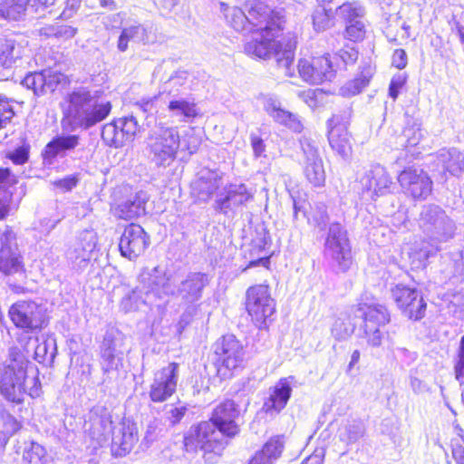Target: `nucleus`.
<instances>
[{"label": "nucleus", "instance_id": "nucleus-6", "mask_svg": "<svg viewBox=\"0 0 464 464\" xmlns=\"http://www.w3.org/2000/svg\"><path fill=\"white\" fill-rule=\"evenodd\" d=\"M161 294H174L166 271L160 266L146 267L139 276L138 285L124 293L120 309L124 313L138 311L161 298Z\"/></svg>", "mask_w": 464, "mask_h": 464}, {"label": "nucleus", "instance_id": "nucleus-13", "mask_svg": "<svg viewBox=\"0 0 464 464\" xmlns=\"http://www.w3.org/2000/svg\"><path fill=\"white\" fill-rule=\"evenodd\" d=\"M356 180L361 184L363 193L372 199L390 193L392 184L386 169L379 164L358 169Z\"/></svg>", "mask_w": 464, "mask_h": 464}, {"label": "nucleus", "instance_id": "nucleus-25", "mask_svg": "<svg viewBox=\"0 0 464 464\" xmlns=\"http://www.w3.org/2000/svg\"><path fill=\"white\" fill-rule=\"evenodd\" d=\"M239 415L237 406L232 400L220 402L213 411L209 421L215 424L227 437H234L239 431L236 419Z\"/></svg>", "mask_w": 464, "mask_h": 464}, {"label": "nucleus", "instance_id": "nucleus-46", "mask_svg": "<svg viewBox=\"0 0 464 464\" xmlns=\"http://www.w3.org/2000/svg\"><path fill=\"white\" fill-rule=\"evenodd\" d=\"M452 276L464 282V246L450 253Z\"/></svg>", "mask_w": 464, "mask_h": 464}, {"label": "nucleus", "instance_id": "nucleus-17", "mask_svg": "<svg viewBox=\"0 0 464 464\" xmlns=\"http://www.w3.org/2000/svg\"><path fill=\"white\" fill-rule=\"evenodd\" d=\"M69 82V78L65 74L53 70L30 72L22 81L25 88L32 90L38 96L53 92L67 86Z\"/></svg>", "mask_w": 464, "mask_h": 464}, {"label": "nucleus", "instance_id": "nucleus-29", "mask_svg": "<svg viewBox=\"0 0 464 464\" xmlns=\"http://www.w3.org/2000/svg\"><path fill=\"white\" fill-rule=\"evenodd\" d=\"M269 397L265 401L262 410L270 416L278 414L287 404L292 388L287 379H281L270 389Z\"/></svg>", "mask_w": 464, "mask_h": 464}, {"label": "nucleus", "instance_id": "nucleus-20", "mask_svg": "<svg viewBox=\"0 0 464 464\" xmlns=\"http://www.w3.org/2000/svg\"><path fill=\"white\" fill-rule=\"evenodd\" d=\"M139 129L137 119L130 115L104 125L102 137L111 146L121 147L125 141L132 140Z\"/></svg>", "mask_w": 464, "mask_h": 464}, {"label": "nucleus", "instance_id": "nucleus-11", "mask_svg": "<svg viewBox=\"0 0 464 464\" xmlns=\"http://www.w3.org/2000/svg\"><path fill=\"white\" fill-rule=\"evenodd\" d=\"M8 315L12 323L26 333L42 330L47 324L46 309L32 300H19L13 304Z\"/></svg>", "mask_w": 464, "mask_h": 464}, {"label": "nucleus", "instance_id": "nucleus-5", "mask_svg": "<svg viewBox=\"0 0 464 464\" xmlns=\"http://www.w3.org/2000/svg\"><path fill=\"white\" fill-rule=\"evenodd\" d=\"M277 11H280L282 19H275V23L272 24V26L276 27V24L280 22V27L276 28V30H269V32H266V23H264L261 26H255L254 28L257 34L254 39L245 44V52L250 56L260 59H267L274 55L278 67L284 70L285 75L292 76L295 71L293 63L296 40L295 37L290 38L284 46L281 42L275 40V38L278 36L279 32L284 30L286 21L285 10L278 9Z\"/></svg>", "mask_w": 464, "mask_h": 464}, {"label": "nucleus", "instance_id": "nucleus-49", "mask_svg": "<svg viewBox=\"0 0 464 464\" xmlns=\"http://www.w3.org/2000/svg\"><path fill=\"white\" fill-rule=\"evenodd\" d=\"M187 408L185 406L166 405L164 411L165 421L170 426L178 424L185 416Z\"/></svg>", "mask_w": 464, "mask_h": 464}, {"label": "nucleus", "instance_id": "nucleus-36", "mask_svg": "<svg viewBox=\"0 0 464 464\" xmlns=\"http://www.w3.org/2000/svg\"><path fill=\"white\" fill-rule=\"evenodd\" d=\"M221 185L218 173L202 171L192 184V193L200 201L208 200Z\"/></svg>", "mask_w": 464, "mask_h": 464}, {"label": "nucleus", "instance_id": "nucleus-52", "mask_svg": "<svg viewBox=\"0 0 464 464\" xmlns=\"http://www.w3.org/2000/svg\"><path fill=\"white\" fill-rule=\"evenodd\" d=\"M14 115V111L9 101L0 97V129L9 123Z\"/></svg>", "mask_w": 464, "mask_h": 464}, {"label": "nucleus", "instance_id": "nucleus-19", "mask_svg": "<svg viewBox=\"0 0 464 464\" xmlns=\"http://www.w3.org/2000/svg\"><path fill=\"white\" fill-rule=\"evenodd\" d=\"M401 188L415 199H425L432 190V181L421 169L409 167L398 176Z\"/></svg>", "mask_w": 464, "mask_h": 464}, {"label": "nucleus", "instance_id": "nucleus-10", "mask_svg": "<svg viewBox=\"0 0 464 464\" xmlns=\"http://www.w3.org/2000/svg\"><path fill=\"white\" fill-rule=\"evenodd\" d=\"M354 327L359 326L363 330L368 343L373 347L381 345V326L390 321V314L385 306L380 304H359L353 311Z\"/></svg>", "mask_w": 464, "mask_h": 464}, {"label": "nucleus", "instance_id": "nucleus-55", "mask_svg": "<svg viewBox=\"0 0 464 464\" xmlns=\"http://www.w3.org/2000/svg\"><path fill=\"white\" fill-rule=\"evenodd\" d=\"M406 82V77L401 74L395 75L392 78L390 85H389V95L393 100H396L400 90Z\"/></svg>", "mask_w": 464, "mask_h": 464}, {"label": "nucleus", "instance_id": "nucleus-59", "mask_svg": "<svg viewBox=\"0 0 464 464\" xmlns=\"http://www.w3.org/2000/svg\"><path fill=\"white\" fill-rule=\"evenodd\" d=\"M56 0H26L29 9L40 13L55 4Z\"/></svg>", "mask_w": 464, "mask_h": 464}, {"label": "nucleus", "instance_id": "nucleus-42", "mask_svg": "<svg viewBox=\"0 0 464 464\" xmlns=\"http://www.w3.org/2000/svg\"><path fill=\"white\" fill-rule=\"evenodd\" d=\"M29 9L26 0H5L0 4V19L17 21Z\"/></svg>", "mask_w": 464, "mask_h": 464}, {"label": "nucleus", "instance_id": "nucleus-8", "mask_svg": "<svg viewBox=\"0 0 464 464\" xmlns=\"http://www.w3.org/2000/svg\"><path fill=\"white\" fill-rule=\"evenodd\" d=\"M226 437L211 421H202L190 427L184 437V445L187 451L201 450L206 461L214 463L227 443Z\"/></svg>", "mask_w": 464, "mask_h": 464}, {"label": "nucleus", "instance_id": "nucleus-45", "mask_svg": "<svg viewBox=\"0 0 464 464\" xmlns=\"http://www.w3.org/2000/svg\"><path fill=\"white\" fill-rule=\"evenodd\" d=\"M45 455L46 452L43 446L32 442L23 453V462L24 464H44Z\"/></svg>", "mask_w": 464, "mask_h": 464}, {"label": "nucleus", "instance_id": "nucleus-18", "mask_svg": "<svg viewBox=\"0 0 464 464\" xmlns=\"http://www.w3.org/2000/svg\"><path fill=\"white\" fill-rule=\"evenodd\" d=\"M297 68L300 77L310 84L332 81L335 75L328 55L300 59Z\"/></svg>", "mask_w": 464, "mask_h": 464}, {"label": "nucleus", "instance_id": "nucleus-14", "mask_svg": "<svg viewBox=\"0 0 464 464\" xmlns=\"http://www.w3.org/2000/svg\"><path fill=\"white\" fill-rule=\"evenodd\" d=\"M179 375V364L169 362L154 372L150 386L149 396L153 402H163L170 398L177 390Z\"/></svg>", "mask_w": 464, "mask_h": 464}, {"label": "nucleus", "instance_id": "nucleus-35", "mask_svg": "<svg viewBox=\"0 0 464 464\" xmlns=\"http://www.w3.org/2000/svg\"><path fill=\"white\" fill-rule=\"evenodd\" d=\"M253 198L252 192L248 191L244 184H231L226 190L224 197L219 196L217 199L218 208L226 213L227 209L241 206Z\"/></svg>", "mask_w": 464, "mask_h": 464}, {"label": "nucleus", "instance_id": "nucleus-2", "mask_svg": "<svg viewBox=\"0 0 464 464\" xmlns=\"http://www.w3.org/2000/svg\"><path fill=\"white\" fill-rule=\"evenodd\" d=\"M111 111V102L102 98L99 92L79 87L64 99L61 125L69 131L86 130L104 121Z\"/></svg>", "mask_w": 464, "mask_h": 464}, {"label": "nucleus", "instance_id": "nucleus-53", "mask_svg": "<svg viewBox=\"0 0 464 464\" xmlns=\"http://www.w3.org/2000/svg\"><path fill=\"white\" fill-rule=\"evenodd\" d=\"M162 430L161 421L159 419H153L147 425L144 439L148 442H152Z\"/></svg>", "mask_w": 464, "mask_h": 464}, {"label": "nucleus", "instance_id": "nucleus-7", "mask_svg": "<svg viewBox=\"0 0 464 464\" xmlns=\"http://www.w3.org/2000/svg\"><path fill=\"white\" fill-rule=\"evenodd\" d=\"M237 1L244 6L245 11L237 6H230L223 2L220 3V11L227 23L236 31L250 30L252 27L261 26L264 23H266V32L280 27V22L276 24V27L272 26L275 19H282L280 11L272 10L268 5L260 0Z\"/></svg>", "mask_w": 464, "mask_h": 464}, {"label": "nucleus", "instance_id": "nucleus-43", "mask_svg": "<svg viewBox=\"0 0 464 464\" xmlns=\"http://www.w3.org/2000/svg\"><path fill=\"white\" fill-rule=\"evenodd\" d=\"M285 440L282 436L272 437L259 451L269 462L274 464L284 450Z\"/></svg>", "mask_w": 464, "mask_h": 464}, {"label": "nucleus", "instance_id": "nucleus-33", "mask_svg": "<svg viewBox=\"0 0 464 464\" xmlns=\"http://www.w3.org/2000/svg\"><path fill=\"white\" fill-rule=\"evenodd\" d=\"M168 111L173 118L181 122H188L198 115L195 99L190 96L181 97L174 94L173 97H169Z\"/></svg>", "mask_w": 464, "mask_h": 464}, {"label": "nucleus", "instance_id": "nucleus-15", "mask_svg": "<svg viewBox=\"0 0 464 464\" xmlns=\"http://www.w3.org/2000/svg\"><path fill=\"white\" fill-rule=\"evenodd\" d=\"M0 272L6 276L23 275L24 272L16 235L9 227L0 234Z\"/></svg>", "mask_w": 464, "mask_h": 464}, {"label": "nucleus", "instance_id": "nucleus-41", "mask_svg": "<svg viewBox=\"0 0 464 464\" xmlns=\"http://www.w3.org/2000/svg\"><path fill=\"white\" fill-rule=\"evenodd\" d=\"M34 340L37 343L34 349V360L40 363L52 364L57 352L55 340L47 338L40 341L38 337Z\"/></svg>", "mask_w": 464, "mask_h": 464}, {"label": "nucleus", "instance_id": "nucleus-61", "mask_svg": "<svg viewBox=\"0 0 464 464\" xmlns=\"http://www.w3.org/2000/svg\"><path fill=\"white\" fill-rule=\"evenodd\" d=\"M408 58L406 52L403 49H396L392 54V65L401 70L406 67Z\"/></svg>", "mask_w": 464, "mask_h": 464}, {"label": "nucleus", "instance_id": "nucleus-57", "mask_svg": "<svg viewBox=\"0 0 464 464\" xmlns=\"http://www.w3.org/2000/svg\"><path fill=\"white\" fill-rule=\"evenodd\" d=\"M77 33V29L67 24H56L55 38L59 40H69Z\"/></svg>", "mask_w": 464, "mask_h": 464}, {"label": "nucleus", "instance_id": "nucleus-40", "mask_svg": "<svg viewBox=\"0 0 464 464\" xmlns=\"http://www.w3.org/2000/svg\"><path fill=\"white\" fill-rule=\"evenodd\" d=\"M23 53V45L15 39H0V66L11 67L17 60L21 59Z\"/></svg>", "mask_w": 464, "mask_h": 464}, {"label": "nucleus", "instance_id": "nucleus-64", "mask_svg": "<svg viewBox=\"0 0 464 464\" xmlns=\"http://www.w3.org/2000/svg\"><path fill=\"white\" fill-rule=\"evenodd\" d=\"M157 100V96L151 98H142L139 101L136 105L144 112L152 113L155 111V102Z\"/></svg>", "mask_w": 464, "mask_h": 464}, {"label": "nucleus", "instance_id": "nucleus-47", "mask_svg": "<svg viewBox=\"0 0 464 464\" xmlns=\"http://www.w3.org/2000/svg\"><path fill=\"white\" fill-rule=\"evenodd\" d=\"M372 76V69L370 65H364L361 71L360 76L350 84V94L360 93L368 84Z\"/></svg>", "mask_w": 464, "mask_h": 464}, {"label": "nucleus", "instance_id": "nucleus-12", "mask_svg": "<svg viewBox=\"0 0 464 464\" xmlns=\"http://www.w3.org/2000/svg\"><path fill=\"white\" fill-rule=\"evenodd\" d=\"M246 308L253 322L259 327L266 324L276 311V302L266 285L250 286L246 293Z\"/></svg>", "mask_w": 464, "mask_h": 464}, {"label": "nucleus", "instance_id": "nucleus-26", "mask_svg": "<svg viewBox=\"0 0 464 464\" xmlns=\"http://www.w3.org/2000/svg\"><path fill=\"white\" fill-rule=\"evenodd\" d=\"M345 231L339 224H333L329 227V234L325 243L326 255L333 259V266L339 271L346 272L348 266L345 260L344 247L347 245Z\"/></svg>", "mask_w": 464, "mask_h": 464}, {"label": "nucleus", "instance_id": "nucleus-54", "mask_svg": "<svg viewBox=\"0 0 464 464\" xmlns=\"http://www.w3.org/2000/svg\"><path fill=\"white\" fill-rule=\"evenodd\" d=\"M5 432L8 436H12L21 429L20 422L11 414L5 413L2 415Z\"/></svg>", "mask_w": 464, "mask_h": 464}, {"label": "nucleus", "instance_id": "nucleus-27", "mask_svg": "<svg viewBox=\"0 0 464 464\" xmlns=\"http://www.w3.org/2000/svg\"><path fill=\"white\" fill-rule=\"evenodd\" d=\"M218 362L228 371L239 367L244 361L242 344L233 335L224 336L220 344L216 348Z\"/></svg>", "mask_w": 464, "mask_h": 464}, {"label": "nucleus", "instance_id": "nucleus-9", "mask_svg": "<svg viewBox=\"0 0 464 464\" xmlns=\"http://www.w3.org/2000/svg\"><path fill=\"white\" fill-rule=\"evenodd\" d=\"M92 426L93 435L98 440L101 437L106 438L112 431V448L119 455L130 452L139 440L138 427L130 420H122L113 430L112 421L106 416L95 419Z\"/></svg>", "mask_w": 464, "mask_h": 464}, {"label": "nucleus", "instance_id": "nucleus-44", "mask_svg": "<svg viewBox=\"0 0 464 464\" xmlns=\"http://www.w3.org/2000/svg\"><path fill=\"white\" fill-rule=\"evenodd\" d=\"M188 80V72L185 71H178L172 74L161 87V94H167L169 97H173L174 94L179 95V87L183 86Z\"/></svg>", "mask_w": 464, "mask_h": 464}, {"label": "nucleus", "instance_id": "nucleus-4", "mask_svg": "<svg viewBox=\"0 0 464 464\" xmlns=\"http://www.w3.org/2000/svg\"><path fill=\"white\" fill-rule=\"evenodd\" d=\"M417 222L419 228L430 242L416 245L412 250L420 263H424L440 250V244L454 238L457 224L445 209L436 204L423 205Z\"/></svg>", "mask_w": 464, "mask_h": 464}, {"label": "nucleus", "instance_id": "nucleus-28", "mask_svg": "<svg viewBox=\"0 0 464 464\" xmlns=\"http://www.w3.org/2000/svg\"><path fill=\"white\" fill-rule=\"evenodd\" d=\"M263 107L276 122L285 126L295 132L299 133L303 130V124L298 116L282 109L281 103L277 99L270 96L264 97Z\"/></svg>", "mask_w": 464, "mask_h": 464}, {"label": "nucleus", "instance_id": "nucleus-32", "mask_svg": "<svg viewBox=\"0 0 464 464\" xmlns=\"http://www.w3.org/2000/svg\"><path fill=\"white\" fill-rule=\"evenodd\" d=\"M81 137L77 134H61L49 141L43 151L44 160L52 163L57 156H63L73 150L80 144Z\"/></svg>", "mask_w": 464, "mask_h": 464}, {"label": "nucleus", "instance_id": "nucleus-34", "mask_svg": "<svg viewBox=\"0 0 464 464\" xmlns=\"http://www.w3.org/2000/svg\"><path fill=\"white\" fill-rule=\"evenodd\" d=\"M149 196L144 191H139L125 201L120 203L114 209V215L121 219H132L145 214V206Z\"/></svg>", "mask_w": 464, "mask_h": 464}, {"label": "nucleus", "instance_id": "nucleus-21", "mask_svg": "<svg viewBox=\"0 0 464 464\" xmlns=\"http://www.w3.org/2000/svg\"><path fill=\"white\" fill-rule=\"evenodd\" d=\"M149 246V235L141 226L133 223L124 228L119 243L121 256L130 260L142 255Z\"/></svg>", "mask_w": 464, "mask_h": 464}, {"label": "nucleus", "instance_id": "nucleus-56", "mask_svg": "<svg viewBox=\"0 0 464 464\" xmlns=\"http://www.w3.org/2000/svg\"><path fill=\"white\" fill-rule=\"evenodd\" d=\"M81 0H65L64 7L60 14V17L63 20L72 18L79 9Z\"/></svg>", "mask_w": 464, "mask_h": 464}, {"label": "nucleus", "instance_id": "nucleus-62", "mask_svg": "<svg viewBox=\"0 0 464 464\" xmlns=\"http://www.w3.org/2000/svg\"><path fill=\"white\" fill-rule=\"evenodd\" d=\"M77 179L72 176H68L64 179L55 180L53 185L63 191H70L77 185Z\"/></svg>", "mask_w": 464, "mask_h": 464}, {"label": "nucleus", "instance_id": "nucleus-24", "mask_svg": "<svg viewBox=\"0 0 464 464\" xmlns=\"http://www.w3.org/2000/svg\"><path fill=\"white\" fill-rule=\"evenodd\" d=\"M151 44L158 41V31L152 24H135L122 29L117 43L120 52L128 50L129 42Z\"/></svg>", "mask_w": 464, "mask_h": 464}, {"label": "nucleus", "instance_id": "nucleus-39", "mask_svg": "<svg viewBox=\"0 0 464 464\" xmlns=\"http://www.w3.org/2000/svg\"><path fill=\"white\" fill-rule=\"evenodd\" d=\"M364 7L358 2L350 3V41H361L365 36Z\"/></svg>", "mask_w": 464, "mask_h": 464}, {"label": "nucleus", "instance_id": "nucleus-23", "mask_svg": "<svg viewBox=\"0 0 464 464\" xmlns=\"http://www.w3.org/2000/svg\"><path fill=\"white\" fill-rule=\"evenodd\" d=\"M209 284L208 276L205 273H188L183 279L172 295H177L185 304H191L202 297L203 289Z\"/></svg>", "mask_w": 464, "mask_h": 464}, {"label": "nucleus", "instance_id": "nucleus-38", "mask_svg": "<svg viewBox=\"0 0 464 464\" xmlns=\"http://www.w3.org/2000/svg\"><path fill=\"white\" fill-rule=\"evenodd\" d=\"M102 369L107 378H117L122 367V354L118 353L111 342L104 341L102 347Z\"/></svg>", "mask_w": 464, "mask_h": 464}, {"label": "nucleus", "instance_id": "nucleus-1", "mask_svg": "<svg viewBox=\"0 0 464 464\" xmlns=\"http://www.w3.org/2000/svg\"><path fill=\"white\" fill-rule=\"evenodd\" d=\"M40 393L37 368L18 347H10L6 360L0 366V394L8 401L20 404L25 394L36 398Z\"/></svg>", "mask_w": 464, "mask_h": 464}, {"label": "nucleus", "instance_id": "nucleus-30", "mask_svg": "<svg viewBox=\"0 0 464 464\" xmlns=\"http://www.w3.org/2000/svg\"><path fill=\"white\" fill-rule=\"evenodd\" d=\"M302 146L305 156V177L314 187H320L324 183L325 173L322 160L319 158L317 149L309 142L304 143Z\"/></svg>", "mask_w": 464, "mask_h": 464}, {"label": "nucleus", "instance_id": "nucleus-60", "mask_svg": "<svg viewBox=\"0 0 464 464\" xmlns=\"http://www.w3.org/2000/svg\"><path fill=\"white\" fill-rule=\"evenodd\" d=\"M11 194L0 192V220L5 219L10 211Z\"/></svg>", "mask_w": 464, "mask_h": 464}, {"label": "nucleus", "instance_id": "nucleus-51", "mask_svg": "<svg viewBox=\"0 0 464 464\" xmlns=\"http://www.w3.org/2000/svg\"><path fill=\"white\" fill-rule=\"evenodd\" d=\"M313 24L316 31H324L330 26L331 18L324 7H319L313 14Z\"/></svg>", "mask_w": 464, "mask_h": 464}, {"label": "nucleus", "instance_id": "nucleus-37", "mask_svg": "<svg viewBox=\"0 0 464 464\" xmlns=\"http://www.w3.org/2000/svg\"><path fill=\"white\" fill-rule=\"evenodd\" d=\"M435 161L443 171L459 176L464 171V155L455 148L441 149L435 155Z\"/></svg>", "mask_w": 464, "mask_h": 464}, {"label": "nucleus", "instance_id": "nucleus-48", "mask_svg": "<svg viewBox=\"0 0 464 464\" xmlns=\"http://www.w3.org/2000/svg\"><path fill=\"white\" fill-rule=\"evenodd\" d=\"M403 137L406 139L407 147H414L418 145L423 137L420 124L417 121H413L411 126H407L403 130Z\"/></svg>", "mask_w": 464, "mask_h": 464}, {"label": "nucleus", "instance_id": "nucleus-31", "mask_svg": "<svg viewBox=\"0 0 464 464\" xmlns=\"http://www.w3.org/2000/svg\"><path fill=\"white\" fill-rule=\"evenodd\" d=\"M328 140L331 148L342 158L346 157V146L348 144L347 121L341 116L334 115L329 120Z\"/></svg>", "mask_w": 464, "mask_h": 464}, {"label": "nucleus", "instance_id": "nucleus-50", "mask_svg": "<svg viewBox=\"0 0 464 464\" xmlns=\"http://www.w3.org/2000/svg\"><path fill=\"white\" fill-rule=\"evenodd\" d=\"M454 372L455 378L459 383L464 379V335L460 338L459 345L454 358Z\"/></svg>", "mask_w": 464, "mask_h": 464}, {"label": "nucleus", "instance_id": "nucleus-63", "mask_svg": "<svg viewBox=\"0 0 464 464\" xmlns=\"http://www.w3.org/2000/svg\"><path fill=\"white\" fill-rule=\"evenodd\" d=\"M250 141H251V146H252V149L254 151V155L256 157H260L264 153L265 149H266L264 140L257 135L252 133L250 135Z\"/></svg>", "mask_w": 464, "mask_h": 464}, {"label": "nucleus", "instance_id": "nucleus-22", "mask_svg": "<svg viewBox=\"0 0 464 464\" xmlns=\"http://www.w3.org/2000/svg\"><path fill=\"white\" fill-rule=\"evenodd\" d=\"M96 234L92 230L82 231L66 252L67 259L76 267L84 268L96 246Z\"/></svg>", "mask_w": 464, "mask_h": 464}, {"label": "nucleus", "instance_id": "nucleus-58", "mask_svg": "<svg viewBox=\"0 0 464 464\" xmlns=\"http://www.w3.org/2000/svg\"><path fill=\"white\" fill-rule=\"evenodd\" d=\"M28 156V148L25 146H21L11 152L9 158L14 163L21 165L27 161Z\"/></svg>", "mask_w": 464, "mask_h": 464}, {"label": "nucleus", "instance_id": "nucleus-3", "mask_svg": "<svg viewBox=\"0 0 464 464\" xmlns=\"http://www.w3.org/2000/svg\"><path fill=\"white\" fill-rule=\"evenodd\" d=\"M200 142V138L192 128L180 134L178 127L160 123L150 131L146 139V151L151 163L167 168L175 161L179 151L194 154Z\"/></svg>", "mask_w": 464, "mask_h": 464}, {"label": "nucleus", "instance_id": "nucleus-16", "mask_svg": "<svg viewBox=\"0 0 464 464\" xmlns=\"http://www.w3.org/2000/svg\"><path fill=\"white\" fill-rule=\"evenodd\" d=\"M392 294L398 307L409 319L418 321L424 317L427 304L416 288L397 285Z\"/></svg>", "mask_w": 464, "mask_h": 464}]
</instances>
